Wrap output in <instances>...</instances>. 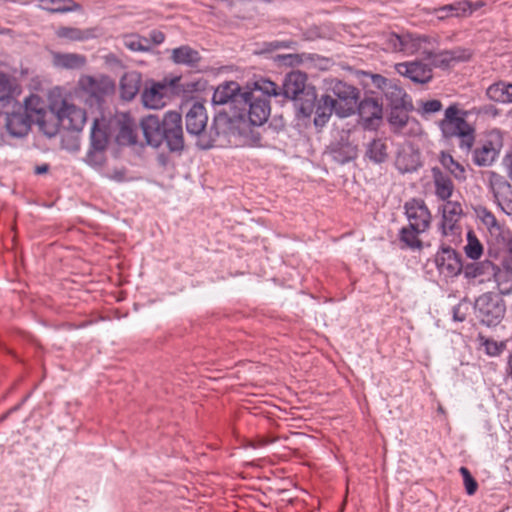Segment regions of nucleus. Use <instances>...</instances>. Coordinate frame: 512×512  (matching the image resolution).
Instances as JSON below:
<instances>
[{"label":"nucleus","mask_w":512,"mask_h":512,"mask_svg":"<svg viewBox=\"0 0 512 512\" xmlns=\"http://www.w3.org/2000/svg\"><path fill=\"white\" fill-rule=\"evenodd\" d=\"M307 76L301 71L287 74L281 86L261 78L253 86H241L226 80V142L231 147L261 146L256 127L264 125L271 114L270 97L282 96L295 101L303 117L313 113L315 95L306 92Z\"/></svg>","instance_id":"1"},{"label":"nucleus","mask_w":512,"mask_h":512,"mask_svg":"<svg viewBox=\"0 0 512 512\" xmlns=\"http://www.w3.org/2000/svg\"><path fill=\"white\" fill-rule=\"evenodd\" d=\"M459 112L457 105H450L445 110L444 118L439 122V127L444 138L458 137L460 148L470 150L475 139L474 129L463 117L458 116Z\"/></svg>","instance_id":"2"},{"label":"nucleus","mask_w":512,"mask_h":512,"mask_svg":"<svg viewBox=\"0 0 512 512\" xmlns=\"http://www.w3.org/2000/svg\"><path fill=\"white\" fill-rule=\"evenodd\" d=\"M477 319L488 327L501 323L506 313V304L500 294L487 292L480 295L474 304Z\"/></svg>","instance_id":"3"},{"label":"nucleus","mask_w":512,"mask_h":512,"mask_svg":"<svg viewBox=\"0 0 512 512\" xmlns=\"http://www.w3.org/2000/svg\"><path fill=\"white\" fill-rule=\"evenodd\" d=\"M115 91L114 81L106 75H81L76 93L91 103H100L106 97L112 95Z\"/></svg>","instance_id":"4"},{"label":"nucleus","mask_w":512,"mask_h":512,"mask_svg":"<svg viewBox=\"0 0 512 512\" xmlns=\"http://www.w3.org/2000/svg\"><path fill=\"white\" fill-rule=\"evenodd\" d=\"M328 90L331 96L336 97V115L340 118H346L355 112L357 106L359 91L352 85L343 81L333 79L329 83Z\"/></svg>","instance_id":"5"},{"label":"nucleus","mask_w":512,"mask_h":512,"mask_svg":"<svg viewBox=\"0 0 512 512\" xmlns=\"http://www.w3.org/2000/svg\"><path fill=\"white\" fill-rule=\"evenodd\" d=\"M163 142L170 151H181L184 148V137L181 114L168 111L163 117Z\"/></svg>","instance_id":"6"},{"label":"nucleus","mask_w":512,"mask_h":512,"mask_svg":"<svg viewBox=\"0 0 512 512\" xmlns=\"http://www.w3.org/2000/svg\"><path fill=\"white\" fill-rule=\"evenodd\" d=\"M404 213L411 229L416 231H427L429 229L432 216L424 200L412 198L406 201Z\"/></svg>","instance_id":"7"},{"label":"nucleus","mask_w":512,"mask_h":512,"mask_svg":"<svg viewBox=\"0 0 512 512\" xmlns=\"http://www.w3.org/2000/svg\"><path fill=\"white\" fill-rule=\"evenodd\" d=\"M61 126L66 130L81 131L86 122V112L65 100L58 105Z\"/></svg>","instance_id":"8"},{"label":"nucleus","mask_w":512,"mask_h":512,"mask_svg":"<svg viewBox=\"0 0 512 512\" xmlns=\"http://www.w3.org/2000/svg\"><path fill=\"white\" fill-rule=\"evenodd\" d=\"M490 185L494 198L500 209L507 215H512V186L503 176L492 172Z\"/></svg>","instance_id":"9"},{"label":"nucleus","mask_w":512,"mask_h":512,"mask_svg":"<svg viewBox=\"0 0 512 512\" xmlns=\"http://www.w3.org/2000/svg\"><path fill=\"white\" fill-rule=\"evenodd\" d=\"M176 80H172L170 85L167 82H154L150 87H146L142 92L141 99L143 105L148 109H161L166 105L170 86Z\"/></svg>","instance_id":"10"},{"label":"nucleus","mask_w":512,"mask_h":512,"mask_svg":"<svg viewBox=\"0 0 512 512\" xmlns=\"http://www.w3.org/2000/svg\"><path fill=\"white\" fill-rule=\"evenodd\" d=\"M435 264L441 274L454 277L462 271V262L456 251L450 247H442L436 254Z\"/></svg>","instance_id":"11"},{"label":"nucleus","mask_w":512,"mask_h":512,"mask_svg":"<svg viewBox=\"0 0 512 512\" xmlns=\"http://www.w3.org/2000/svg\"><path fill=\"white\" fill-rule=\"evenodd\" d=\"M396 71L414 83L425 84L432 79V68L421 61L403 62L396 65Z\"/></svg>","instance_id":"12"},{"label":"nucleus","mask_w":512,"mask_h":512,"mask_svg":"<svg viewBox=\"0 0 512 512\" xmlns=\"http://www.w3.org/2000/svg\"><path fill=\"white\" fill-rule=\"evenodd\" d=\"M141 128L147 143L158 148L163 143V120L156 115H148L141 120Z\"/></svg>","instance_id":"13"},{"label":"nucleus","mask_w":512,"mask_h":512,"mask_svg":"<svg viewBox=\"0 0 512 512\" xmlns=\"http://www.w3.org/2000/svg\"><path fill=\"white\" fill-rule=\"evenodd\" d=\"M462 214V206L459 202L446 200L442 206L441 230L444 235L454 234L457 223Z\"/></svg>","instance_id":"14"},{"label":"nucleus","mask_w":512,"mask_h":512,"mask_svg":"<svg viewBox=\"0 0 512 512\" xmlns=\"http://www.w3.org/2000/svg\"><path fill=\"white\" fill-rule=\"evenodd\" d=\"M207 114L201 103H194L186 114V130L191 135H199L207 125Z\"/></svg>","instance_id":"15"},{"label":"nucleus","mask_w":512,"mask_h":512,"mask_svg":"<svg viewBox=\"0 0 512 512\" xmlns=\"http://www.w3.org/2000/svg\"><path fill=\"white\" fill-rule=\"evenodd\" d=\"M117 129L116 141L119 145H131L136 142L135 123L127 114H120L115 118Z\"/></svg>","instance_id":"16"},{"label":"nucleus","mask_w":512,"mask_h":512,"mask_svg":"<svg viewBox=\"0 0 512 512\" xmlns=\"http://www.w3.org/2000/svg\"><path fill=\"white\" fill-rule=\"evenodd\" d=\"M383 94L393 109L410 110L413 108L411 98L396 81L386 87Z\"/></svg>","instance_id":"17"},{"label":"nucleus","mask_w":512,"mask_h":512,"mask_svg":"<svg viewBox=\"0 0 512 512\" xmlns=\"http://www.w3.org/2000/svg\"><path fill=\"white\" fill-rule=\"evenodd\" d=\"M35 124L48 137L55 136L61 126V120L58 113V104L54 103L44 114L36 120Z\"/></svg>","instance_id":"18"},{"label":"nucleus","mask_w":512,"mask_h":512,"mask_svg":"<svg viewBox=\"0 0 512 512\" xmlns=\"http://www.w3.org/2000/svg\"><path fill=\"white\" fill-rule=\"evenodd\" d=\"M142 83V76L137 71H128L120 79V96L125 101H131L138 94Z\"/></svg>","instance_id":"19"},{"label":"nucleus","mask_w":512,"mask_h":512,"mask_svg":"<svg viewBox=\"0 0 512 512\" xmlns=\"http://www.w3.org/2000/svg\"><path fill=\"white\" fill-rule=\"evenodd\" d=\"M477 215L488 228L491 236H494L499 241V244L505 247L508 241V231L499 224L494 214L486 208H481L477 211Z\"/></svg>","instance_id":"20"},{"label":"nucleus","mask_w":512,"mask_h":512,"mask_svg":"<svg viewBox=\"0 0 512 512\" xmlns=\"http://www.w3.org/2000/svg\"><path fill=\"white\" fill-rule=\"evenodd\" d=\"M357 146L348 141L332 143L329 147V154L339 164H346L357 157Z\"/></svg>","instance_id":"21"},{"label":"nucleus","mask_w":512,"mask_h":512,"mask_svg":"<svg viewBox=\"0 0 512 512\" xmlns=\"http://www.w3.org/2000/svg\"><path fill=\"white\" fill-rule=\"evenodd\" d=\"M31 124L32 122L30 119L20 111H14L7 114L6 128L12 136H25L29 132Z\"/></svg>","instance_id":"22"},{"label":"nucleus","mask_w":512,"mask_h":512,"mask_svg":"<svg viewBox=\"0 0 512 512\" xmlns=\"http://www.w3.org/2000/svg\"><path fill=\"white\" fill-rule=\"evenodd\" d=\"M336 108L335 99L331 95H323L316 105L314 125L325 126L333 112L336 114Z\"/></svg>","instance_id":"23"},{"label":"nucleus","mask_w":512,"mask_h":512,"mask_svg":"<svg viewBox=\"0 0 512 512\" xmlns=\"http://www.w3.org/2000/svg\"><path fill=\"white\" fill-rule=\"evenodd\" d=\"M52 62L55 67L62 69H81L86 63V57L77 53H60L52 54Z\"/></svg>","instance_id":"24"},{"label":"nucleus","mask_w":512,"mask_h":512,"mask_svg":"<svg viewBox=\"0 0 512 512\" xmlns=\"http://www.w3.org/2000/svg\"><path fill=\"white\" fill-rule=\"evenodd\" d=\"M497 266L498 264L493 260L487 259L467 266L465 268V275L467 277L480 278L479 282L490 281L495 274Z\"/></svg>","instance_id":"25"},{"label":"nucleus","mask_w":512,"mask_h":512,"mask_svg":"<svg viewBox=\"0 0 512 512\" xmlns=\"http://www.w3.org/2000/svg\"><path fill=\"white\" fill-rule=\"evenodd\" d=\"M432 175L436 196L443 201L448 200L454 191L452 180L439 168H433Z\"/></svg>","instance_id":"26"},{"label":"nucleus","mask_w":512,"mask_h":512,"mask_svg":"<svg viewBox=\"0 0 512 512\" xmlns=\"http://www.w3.org/2000/svg\"><path fill=\"white\" fill-rule=\"evenodd\" d=\"M469 8L470 1L462 0L438 8H434L433 13L437 16L439 20H444L449 17L466 16Z\"/></svg>","instance_id":"27"},{"label":"nucleus","mask_w":512,"mask_h":512,"mask_svg":"<svg viewBox=\"0 0 512 512\" xmlns=\"http://www.w3.org/2000/svg\"><path fill=\"white\" fill-rule=\"evenodd\" d=\"M200 59L199 52L188 45L174 48L171 51V60L178 65L195 66Z\"/></svg>","instance_id":"28"},{"label":"nucleus","mask_w":512,"mask_h":512,"mask_svg":"<svg viewBox=\"0 0 512 512\" xmlns=\"http://www.w3.org/2000/svg\"><path fill=\"white\" fill-rule=\"evenodd\" d=\"M487 97L498 103H512V83L499 81L491 84L486 90Z\"/></svg>","instance_id":"29"},{"label":"nucleus","mask_w":512,"mask_h":512,"mask_svg":"<svg viewBox=\"0 0 512 512\" xmlns=\"http://www.w3.org/2000/svg\"><path fill=\"white\" fill-rule=\"evenodd\" d=\"M365 157L375 164H381L385 162L388 157L385 140L381 138H375L368 142L366 144Z\"/></svg>","instance_id":"30"},{"label":"nucleus","mask_w":512,"mask_h":512,"mask_svg":"<svg viewBox=\"0 0 512 512\" xmlns=\"http://www.w3.org/2000/svg\"><path fill=\"white\" fill-rule=\"evenodd\" d=\"M498 154L499 151L494 147L493 143L488 141L474 150L473 161L480 167L490 166L496 160Z\"/></svg>","instance_id":"31"},{"label":"nucleus","mask_w":512,"mask_h":512,"mask_svg":"<svg viewBox=\"0 0 512 512\" xmlns=\"http://www.w3.org/2000/svg\"><path fill=\"white\" fill-rule=\"evenodd\" d=\"M49 107L46 102L38 95H30L24 101V114L35 123L42 114L47 111Z\"/></svg>","instance_id":"32"},{"label":"nucleus","mask_w":512,"mask_h":512,"mask_svg":"<svg viewBox=\"0 0 512 512\" xmlns=\"http://www.w3.org/2000/svg\"><path fill=\"white\" fill-rule=\"evenodd\" d=\"M360 117L366 122L382 117V106L374 98H365L358 105Z\"/></svg>","instance_id":"33"},{"label":"nucleus","mask_w":512,"mask_h":512,"mask_svg":"<svg viewBox=\"0 0 512 512\" xmlns=\"http://www.w3.org/2000/svg\"><path fill=\"white\" fill-rule=\"evenodd\" d=\"M388 44L394 51L404 52L405 54H413L417 46L415 40L410 35L394 33L389 35Z\"/></svg>","instance_id":"34"},{"label":"nucleus","mask_w":512,"mask_h":512,"mask_svg":"<svg viewBox=\"0 0 512 512\" xmlns=\"http://www.w3.org/2000/svg\"><path fill=\"white\" fill-rule=\"evenodd\" d=\"M440 163L447 169L450 174L458 181L463 182L466 180V169L463 164L456 161L452 155L442 152L440 156Z\"/></svg>","instance_id":"35"},{"label":"nucleus","mask_w":512,"mask_h":512,"mask_svg":"<svg viewBox=\"0 0 512 512\" xmlns=\"http://www.w3.org/2000/svg\"><path fill=\"white\" fill-rule=\"evenodd\" d=\"M60 38H65L71 41H85L95 36L94 29H79L75 27H60L56 31Z\"/></svg>","instance_id":"36"},{"label":"nucleus","mask_w":512,"mask_h":512,"mask_svg":"<svg viewBox=\"0 0 512 512\" xmlns=\"http://www.w3.org/2000/svg\"><path fill=\"white\" fill-rule=\"evenodd\" d=\"M492 279L496 283L500 294L512 293V272L504 270L498 265Z\"/></svg>","instance_id":"37"},{"label":"nucleus","mask_w":512,"mask_h":512,"mask_svg":"<svg viewBox=\"0 0 512 512\" xmlns=\"http://www.w3.org/2000/svg\"><path fill=\"white\" fill-rule=\"evenodd\" d=\"M72 0H39L38 7L51 13H64L74 9Z\"/></svg>","instance_id":"38"},{"label":"nucleus","mask_w":512,"mask_h":512,"mask_svg":"<svg viewBox=\"0 0 512 512\" xmlns=\"http://www.w3.org/2000/svg\"><path fill=\"white\" fill-rule=\"evenodd\" d=\"M424 232L425 231H416L406 225L399 231V240L411 249H421L422 241L419 239V235Z\"/></svg>","instance_id":"39"},{"label":"nucleus","mask_w":512,"mask_h":512,"mask_svg":"<svg viewBox=\"0 0 512 512\" xmlns=\"http://www.w3.org/2000/svg\"><path fill=\"white\" fill-rule=\"evenodd\" d=\"M11 81L8 75L0 72V107L15 106L16 100L11 95Z\"/></svg>","instance_id":"40"},{"label":"nucleus","mask_w":512,"mask_h":512,"mask_svg":"<svg viewBox=\"0 0 512 512\" xmlns=\"http://www.w3.org/2000/svg\"><path fill=\"white\" fill-rule=\"evenodd\" d=\"M424 59L427 60V63L431 68L440 67L447 68L451 65L449 54L447 50L441 51L439 53H434L432 51H423L422 52Z\"/></svg>","instance_id":"41"},{"label":"nucleus","mask_w":512,"mask_h":512,"mask_svg":"<svg viewBox=\"0 0 512 512\" xmlns=\"http://www.w3.org/2000/svg\"><path fill=\"white\" fill-rule=\"evenodd\" d=\"M108 144V136L105 130L100 128L95 120L91 130V148L95 150H105Z\"/></svg>","instance_id":"42"},{"label":"nucleus","mask_w":512,"mask_h":512,"mask_svg":"<svg viewBox=\"0 0 512 512\" xmlns=\"http://www.w3.org/2000/svg\"><path fill=\"white\" fill-rule=\"evenodd\" d=\"M124 45L131 51H148L149 50V42L147 39L142 38L138 35H127L124 37Z\"/></svg>","instance_id":"43"},{"label":"nucleus","mask_w":512,"mask_h":512,"mask_svg":"<svg viewBox=\"0 0 512 512\" xmlns=\"http://www.w3.org/2000/svg\"><path fill=\"white\" fill-rule=\"evenodd\" d=\"M465 252L467 257L471 259H478L482 255L483 247L472 232L467 234V245L465 246Z\"/></svg>","instance_id":"44"},{"label":"nucleus","mask_w":512,"mask_h":512,"mask_svg":"<svg viewBox=\"0 0 512 512\" xmlns=\"http://www.w3.org/2000/svg\"><path fill=\"white\" fill-rule=\"evenodd\" d=\"M500 251L493 250L492 247H489L488 249V255L491 258H494L495 260L501 257V266L500 268L512 272V250H504L503 255H500Z\"/></svg>","instance_id":"45"},{"label":"nucleus","mask_w":512,"mask_h":512,"mask_svg":"<svg viewBox=\"0 0 512 512\" xmlns=\"http://www.w3.org/2000/svg\"><path fill=\"white\" fill-rule=\"evenodd\" d=\"M406 111L407 110L391 108L389 123L399 128L404 127L408 121V115Z\"/></svg>","instance_id":"46"},{"label":"nucleus","mask_w":512,"mask_h":512,"mask_svg":"<svg viewBox=\"0 0 512 512\" xmlns=\"http://www.w3.org/2000/svg\"><path fill=\"white\" fill-rule=\"evenodd\" d=\"M460 474L463 477L465 489L468 495H473L478 488L476 480L471 475L470 471L466 467H460Z\"/></svg>","instance_id":"47"},{"label":"nucleus","mask_w":512,"mask_h":512,"mask_svg":"<svg viewBox=\"0 0 512 512\" xmlns=\"http://www.w3.org/2000/svg\"><path fill=\"white\" fill-rule=\"evenodd\" d=\"M483 346L486 354L489 356H498L505 348V344L503 342H498L493 339H486L483 342Z\"/></svg>","instance_id":"48"},{"label":"nucleus","mask_w":512,"mask_h":512,"mask_svg":"<svg viewBox=\"0 0 512 512\" xmlns=\"http://www.w3.org/2000/svg\"><path fill=\"white\" fill-rule=\"evenodd\" d=\"M447 52L449 54V59H450L451 64L453 62L466 61L471 56V53L469 50L460 48V47L451 49V50H447Z\"/></svg>","instance_id":"49"},{"label":"nucleus","mask_w":512,"mask_h":512,"mask_svg":"<svg viewBox=\"0 0 512 512\" xmlns=\"http://www.w3.org/2000/svg\"><path fill=\"white\" fill-rule=\"evenodd\" d=\"M104 150L91 148L87 154L86 162L94 167H100L104 163Z\"/></svg>","instance_id":"50"},{"label":"nucleus","mask_w":512,"mask_h":512,"mask_svg":"<svg viewBox=\"0 0 512 512\" xmlns=\"http://www.w3.org/2000/svg\"><path fill=\"white\" fill-rule=\"evenodd\" d=\"M105 177L116 182H124L128 180L127 172L122 167L108 169L105 172Z\"/></svg>","instance_id":"51"},{"label":"nucleus","mask_w":512,"mask_h":512,"mask_svg":"<svg viewBox=\"0 0 512 512\" xmlns=\"http://www.w3.org/2000/svg\"><path fill=\"white\" fill-rule=\"evenodd\" d=\"M421 108L423 114H433L442 109V103L440 100L432 99L423 102Z\"/></svg>","instance_id":"52"},{"label":"nucleus","mask_w":512,"mask_h":512,"mask_svg":"<svg viewBox=\"0 0 512 512\" xmlns=\"http://www.w3.org/2000/svg\"><path fill=\"white\" fill-rule=\"evenodd\" d=\"M278 60L288 66H298L303 62L300 54H283L279 55Z\"/></svg>","instance_id":"53"},{"label":"nucleus","mask_w":512,"mask_h":512,"mask_svg":"<svg viewBox=\"0 0 512 512\" xmlns=\"http://www.w3.org/2000/svg\"><path fill=\"white\" fill-rule=\"evenodd\" d=\"M298 43L293 40H284V41H272L268 43V46L270 50H277V49H296Z\"/></svg>","instance_id":"54"},{"label":"nucleus","mask_w":512,"mask_h":512,"mask_svg":"<svg viewBox=\"0 0 512 512\" xmlns=\"http://www.w3.org/2000/svg\"><path fill=\"white\" fill-rule=\"evenodd\" d=\"M393 81L394 80H389V79H387L384 76L379 75V74H376V75L372 76L373 84L377 88L381 89L383 93L386 90V87L390 86L393 83Z\"/></svg>","instance_id":"55"},{"label":"nucleus","mask_w":512,"mask_h":512,"mask_svg":"<svg viewBox=\"0 0 512 512\" xmlns=\"http://www.w3.org/2000/svg\"><path fill=\"white\" fill-rule=\"evenodd\" d=\"M150 36L155 44H161L165 39L164 34L160 31H152Z\"/></svg>","instance_id":"56"},{"label":"nucleus","mask_w":512,"mask_h":512,"mask_svg":"<svg viewBox=\"0 0 512 512\" xmlns=\"http://www.w3.org/2000/svg\"><path fill=\"white\" fill-rule=\"evenodd\" d=\"M213 99L218 104H224V91H220V87L216 90Z\"/></svg>","instance_id":"57"},{"label":"nucleus","mask_w":512,"mask_h":512,"mask_svg":"<svg viewBox=\"0 0 512 512\" xmlns=\"http://www.w3.org/2000/svg\"><path fill=\"white\" fill-rule=\"evenodd\" d=\"M484 5L483 2L478 1L475 3L470 2V8L467 12V15H470L473 11H476L477 9L481 8Z\"/></svg>","instance_id":"58"},{"label":"nucleus","mask_w":512,"mask_h":512,"mask_svg":"<svg viewBox=\"0 0 512 512\" xmlns=\"http://www.w3.org/2000/svg\"><path fill=\"white\" fill-rule=\"evenodd\" d=\"M459 310H460L459 307H454L453 308V318H454V320L461 322V321H464L465 316L464 315H460L459 314Z\"/></svg>","instance_id":"59"},{"label":"nucleus","mask_w":512,"mask_h":512,"mask_svg":"<svg viewBox=\"0 0 512 512\" xmlns=\"http://www.w3.org/2000/svg\"><path fill=\"white\" fill-rule=\"evenodd\" d=\"M507 375L512 381V353L509 355L508 358Z\"/></svg>","instance_id":"60"},{"label":"nucleus","mask_w":512,"mask_h":512,"mask_svg":"<svg viewBox=\"0 0 512 512\" xmlns=\"http://www.w3.org/2000/svg\"><path fill=\"white\" fill-rule=\"evenodd\" d=\"M507 175L509 179L512 181V156L509 159V163L507 164Z\"/></svg>","instance_id":"61"},{"label":"nucleus","mask_w":512,"mask_h":512,"mask_svg":"<svg viewBox=\"0 0 512 512\" xmlns=\"http://www.w3.org/2000/svg\"><path fill=\"white\" fill-rule=\"evenodd\" d=\"M225 508H226V512L232 510L233 512H235V503L234 502H226V505H225Z\"/></svg>","instance_id":"62"},{"label":"nucleus","mask_w":512,"mask_h":512,"mask_svg":"<svg viewBox=\"0 0 512 512\" xmlns=\"http://www.w3.org/2000/svg\"><path fill=\"white\" fill-rule=\"evenodd\" d=\"M48 167L46 165L44 166H38L36 168V173L37 174H42V173H45L47 171Z\"/></svg>","instance_id":"63"}]
</instances>
